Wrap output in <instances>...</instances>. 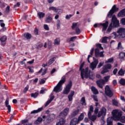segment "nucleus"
<instances>
[{"instance_id": "obj_1", "label": "nucleus", "mask_w": 125, "mask_h": 125, "mask_svg": "<svg viewBox=\"0 0 125 125\" xmlns=\"http://www.w3.org/2000/svg\"><path fill=\"white\" fill-rule=\"evenodd\" d=\"M83 63H82L80 67V71L81 72V78L83 80L84 77L85 78H87L89 77V79L91 80H93L94 79V75L92 74V72L90 70H88V68H86L85 70L83 68Z\"/></svg>"}, {"instance_id": "obj_2", "label": "nucleus", "mask_w": 125, "mask_h": 125, "mask_svg": "<svg viewBox=\"0 0 125 125\" xmlns=\"http://www.w3.org/2000/svg\"><path fill=\"white\" fill-rule=\"evenodd\" d=\"M111 22L107 29L108 33H110L112 31V25L113 27H119L120 26V21L116 18V16L115 15L112 17Z\"/></svg>"}, {"instance_id": "obj_3", "label": "nucleus", "mask_w": 125, "mask_h": 125, "mask_svg": "<svg viewBox=\"0 0 125 125\" xmlns=\"http://www.w3.org/2000/svg\"><path fill=\"white\" fill-rule=\"evenodd\" d=\"M94 113L95 115L98 114V118L105 117V116H106V113H107V109H106L105 107H103L101 108L100 111H99V108H98V107H96L94 110Z\"/></svg>"}, {"instance_id": "obj_4", "label": "nucleus", "mask_w": 125, "mask_h": 125, "mask_svg": "<svg viewBox=\"0 0 125 125\" xmlns=\"http://www.w3.org/2000/svg\"><path fill=\"white\" fill-rule=\"evenodd\" d=\"M65 82H66V78L65 76H63L57 85L54 88L53 91L57 93L60 92V91L63 89V87H62V85L65 83Z\"/></svg>"}, {"instance_id": "obj_5", "label": "nucleus", "mask_w": 125, "mask_h": 125, "mask_svg": "<svg viewBox=\"0 0 125 125\" xmlns=\"http://www.w3.org/2000/svg\"><path fill=\"white\" fill-rule=\"evenodd\" d=\"M112 117L115 121H120L123 116V112L119 109H114L112 111Z\"/></svg>"}, {"instance_id": "obj_6", "label": "nucleus", "mask_w": 125, "mask_h": 125, "mask_svg": "<svg viewBox=\"0 0 125 125\" xmlns=\"http://www.w3.org/2000/svg\"><path fill=\"white\" fill-rule=\"evenodd\" d=\"M93 110H94L93 106L90 105L87 114L88 119H89V120H91V121H92V122H94L97 118L96 115H94L91 116L92 113H93Z\"/></svg>"}, {"instance_id": "obj_7", "label": "nucleus", "mask_w": 125, "mask_h": 125, "mask_svg": "<svg viewBox=\"0 0 125 125\" xmlns=\"http://www.w3.org/2000/svg\"><path fill=\"white\" fill-rule=\"evenodd\" d=\"M71 88H72V81H70L65 87L64 88L62 92L63 94H65L66 95L69 94V93L71 91Z\"/></svg>"}, {"instance_id": "obj_8", "label": "nucleus", "mask_w": 125, "mask_h": 125, "mask_svg": "<svg viewBox=\"0 0 125 125\" xmlns=\"http://www.w3.org/2000/svg\"><path fill=\"white\" fill-rule=\"evenodd\" d=\"M69 111L70 109L68 107L65 108L62 112H61L59 115V118L63 119L64 120L65 117L68 116L69 114Z\"/></svg>"}, {"instance_id": "obj_9", "label": "nucleus", "mask_w": 125, "mask_h": 125, "mask_svg": "<svg viewBox=\"0 0 125 125\" xmlns=\"http://www.w3.org/2000/svg\"><path fill=\"white\" fill-rule=\"evenodd\" d=\"M109 22L108 21H105V23H96L94 25V27L95 28H97V27H99V26L101 25L103 26V31H106L107 30V28L108 27V25Z\"/></svg>"}, {"instance_id": "obj_10", "label": "nucleus", "mask_w": 125, "mask_h": 125, "mask_svg": "<svg viewBox=\"0 0 125 125\" xmlns=\"http://www.w3.org/2000/svg\"><path fill=\"white\" fill-rule=\"evenodd\" d=\"M112 68V65L111 64H107L104 65L103 67V70L101 71V74L104 75L105 73L109 72V70H110Z\"/></svg>"}, {"instance_id": "obj_11", "label": "nucleus", "mask_w": 125, "mask_h": 125, "mask_svg": "<svg viewBox=\"0 0 125 125\" xmlns=\"http://www.w3.org/2000/svg\"><path fill=\"white\" fill-rule=\"evenodd\" d=\"M118 9L119 8L117 7L116 5H114L112 9L109 11V12L107 14V17L111 18L112 15H113V14H114L115 12H116V11H118Z\"/></svg>"}, {"instance_id": "obj_12", "label": "nucleus", "mask_w": 125, "mask_h": 125, "mask_svg": "<svg viewBox=\"0 0 125 125\" xmlns=\"http://www.w3.org/2000/svg\"><path fill=\"white\" fill-rule=\"evenodd\" d=\"M105 93L108 97H112V96H113V92H112V90L110 89V86L108 85L105 86Z\"/></svg>"}, {"instance_id": "obj_13", "label": "nucleus", "mask_w": 125, "mask_h": 125, "mask_svg": "<svg viewBox=\"0 0 125 125\" xmlns=\"http://www.w3.org/2000/svg\"><path fill=\"white\" fill-rule=\"evenodd\" d=\"M94 62H93L90 65V68L93 71L96 68V66H97V64H98V60H95L94 58H93Z\"/></svg>"}, {"instance_id": "obj_14", "label": "nucleus", "mask_w": 125, "mask_h": 125, "mask_svg": "<svg viewBox=\"0 0 125 125\" xmlns=\"http://www.w3.org/2000/svg\"><path fill=\"white\" fill-rule=\"evenodd\" d=\"M95 55L96 57H104L103 52H100L99 49L96 48L95 50Z\"/></svg>"}, {"instance_id": "obj_15", "label": "nucleus", "mask_w": 125, "mask_h": 125, "mask_svg": "<svg viewBox=\"0 0 125 125\" xmlns=\"http://www.w3.org/2000/svg\"><path fill=\"white\" fill-rule=\"evenodd\" d=\"M118 34H119V36L122 37V38H125V29L123 28H120L119 29L118 31H117Z\"/></svg>"}, {"instance_id": "obj_16", "label": "nucleus", "mask_w": 125, "mask_h": 125, "mask_svg": "<svg viewBox=\"0 0 125 125\" xmlns=\"http://www.w3.org/2000/svg\"><path fill=\"white\" fill-rule=\"evenodd\" d=\"M97 84L100 88H103V85L105 84V81L103 79L99 80L96 82Z\"/></svg>"}, {"instance_id": "obj_17", "label": "nucleus", "mask_w": 125, "mask_h": 125, "mask_svg": "<svg viewBox=\"0 0 125 125\" xmlns=\"http://www.w3.org/2000/svg\"><path fill=\"white\" fill-rule=\"evenodd\" d=\"M46 118L47 119V123H50L51 121L55 119V115L54 114H51Z\"/></svg>"}, {"instance_id": "obj_18", "label": "nucleus", "mask_w": 125, "mask_h": 125, "mask_svg": "<svg viewBox=\"0 0 125 125\" xmlns=\"http://www.w3.org/2000/svg\"><path fill=\"white\" fill-rule=\"evenodd\" d=\"M46 23H50L52 21V18L50 17V14H48L46 15V18L45 20Z\"/></svg>"}, {"instance_id": "obj_19", "label": "nucleus", "mask_w": 125, "mask_h": 125, "mask_svg": "<svg viewBox=\"0 0 125 125\" xmlns=\"http://www.w3.org/2000/svg\"><path fill=\"white\" fill-rule=\"evenodd\" d=\"M55 60H56V58L55 57L52 58L48 61L47 63H46V65H47V66H50V65H51Z\"/></svg>"}, {"instance_id": "obj_20", "label": "nucleus", "mask_w": 125, "mask_h": 125, "mask_svg": "<svg viewBox=\"0 0 125 125\" xmlns=\"http://www.w3.org/2000/svg\"><path fill=\"white\" fill-rule=\"evenodd\" d=\"M43 110V107H42L39 108L37 110H34L31 112V114H38V113H40V112H42Z\"/></svg>"}, {"instance_id": "obj_21", "label": "nucleus", "mask_w": 125, "mask_h": 125, "mask_svg": "<svg viewBox=\"0 0 125 125\" xmlns=\"http://www.w3.org/2000/svg\"><path fill=\"white\" fill-rule=\"evenodd\" d=\"M74 94H75V92L74 91H71L70 92V93L68 96L69 101H72V100H73V96H74Z\"/></svg>"}, {"instance_id": "obj_22", "label": "nucleus", "mask_w": 125, "mask_h": 125, "mask_svg": "<svg viewBox=\"0 0 125 125\" xmlns=\"http://www.w3.org/2000/svg\"><path fill=\"white\" fill-rule=\"evenodd\" d=\"M84 117V115H83V113H82L80 116L78 117V119L77 118V122L76 123L78 124L79 123H80V122H81V121H83V118Z\"/></svg>"}, {"instance_id": "obj_23", "label": "nucleus", "mask_w": 125, "mask_h": 125, "mask_svg": "<svg viewBox=\"0 0 125 125\" xmlns=\"http://www.w3.org/2000/svg\"><path fill=\"white\" fill-rule=\"evenodd\" d=\"M79 113H80V110L77 109H74L73 110V112L71 114L72 117H75V116H77V115H79Z\"/></svg>"}, {"instance_id": "obj_24", "label": "nucleus", "mask_w": 125, "mask_h": 125, "mask_svg": "<svg viewBox=\"0 0 125 125\" xmlns=\"http://www.w3.org/2000/svg\"><path fill=\"white\" fill-rule=\"evenodd\" d=\"M91 89L94 94H98V90L94 86H91Z\"/></svg>"}, {"instance_id": "obj_25", "label": "nucleus", "mask_w": 125, "mask_h": 125, "mask_svg": "<svg viewBox=\"0 0 125 125\" xmlns=\"http://www.w3.org/2000/svg\"><path fill=\"white\" fill-rule=\"evenodd\" d=\"M5 104L8 109V113H10L11 111V106L8 104V101H5Z\"/></svg>"}, {"instance_id": "obj_26", "label": "nucleus", "mask_w": 125, "mask_h": 125, "mask_svg": "<svg viewBox=\"0 0 125 125\" xmlns=\"http://www.w3.org/2000/svg\"><path fill=\"white\" fill-rule=\"evenodd\" d=\"M49 10L50 11H51V10H53V11H54L55 12H58L59 9L54 6H51L49 8Z\"/></svg>"}, {"instance_id": "obj_27", "label": "nucleus", "mask_w": 125, "mask_h": 125, "mask_svg": "<svg viewBox=\"0 0 125 125\" xmlns=\"http://www.w3.org/2000/svg\"><path fill=\"white\" fill-rule=\"evenodd\" d=\"M77 118H75L70 121V125H76L77 124Z\"/></svg>"}, {"instance_id": "obj_28", "label": "nucleus", "mask_w": 125, "mask_h": 125, "mask_svg": "<svg viewBox=\"0 0 125 125\" xmlns=\"http://www.w3.org/2000/svg\"><path fill=\"white\" fill-rule=\"evenodd\" d=\"M45 15V14H44V13H42V12H39L38 13V16H39L40 19L43 18Z\"/></svg>"}, {"instance_id": "obj_29", "label": "nucleus", "mask_w": 125, "mask_h": 125, "mask_svg": "<svg viewBox=\"0 0 125 125\" xmlns=\"http://www.w3.org/2000/svg\"><path fill=\"white\" fill-rule=\"evenodd\" d=\"M64 124H65V119L61 118L59 122L56 124V125H64Z\"/></svg>"}, {"instance_id": "obj_30", "label": "nucleus", "mask_w": 125, "mask_h": 125, "mask_svg": "<svg viewBox=\"0 0 125 125\" xmlns=\"http://www.w3.org/2000/svg\"><path fill=\"white\" fill-rule=\"evenodd\" d=\"M42 122V118L41 117H39L37 120L35 122V124L36 125H39V124H41Z\"/></svg>"}, {"instance_id": "obj_31", "label": "nucleus", "mask_w": 125, "mask_h": 125, "mask_svg": "<svg viewBox=\"0 0 125 125\" xmlns=\"http://www.w3.org/2000/svg\"><path fill=\"white\" fill-rule=\"evenodd\" d=\"M117 49H118V50H123V49H124V47H123V46L122 45V43L121 42H119L118 43Z\"/></svg>"}, {"instance_id": "obj_32", "label": "nucleus", "mask_w": 125, "mask_h": 125, "mask_svg": "<svg viewBox=\"0 0 125 125\" xmlns=\"http://www.w3.org/2000/svg\"><path fill=\"white\" fill-rule=\"evenodd\" d=\"M24 37L26 40H30L32 38V35L30 33H26L24 35Z\"/></svg>"}, {"instance_id": "obj_33", "label": "nucleus", "mask_w": 125, "mask_h": 125, "mask_svg": "<svg viewBox=\"0 0 125 125\" xmlns=\"http://www.w3.org/2000/svg\"><path fill=\"white\" fill-rule=\"evenodd\" d=\"M114 62V58H111L110 59H108L107 60L105 61V63H113Z\"/></svg>"}, {"instance_id": "obj_34", "label": "nucleus", "mask_w": 125, "mask_h": 125, "mask_svg": "<svg viewBox=\"0 0 125 125\" xmlns=\"http://www.w3.org/2000/svg\"><path fill=\"white\" fill-rule=\"evenodd\" d=\"M38 95H39V93L38 92L33 93L31 94V97H33V98H37Z\"/></svg>"}, {"instance_id": "obj_35", "label": "nucleus", "mask_w": 125, "mask_h": 125, "mask_svg": "<svg viewBox=\"0 0 125 125\" xmlns=\"http://www.w3.org/2000/svg\"><path fill=\"white\" fill-rule=\"evenodd\" d=\"M112 103L114 106H116V107H119V102L117 101L116 100H112Z\"/></svg>"}, {"instance_id": "obj_36", "label": "nucleus", "mask_w": 125, "mask_h": 125, "mask_svg": "<svg viewBox=\"0 0 125 125\" xmlns=\"http://www.w3.org/2000/svg\"><path fill=\"white\" fill-rule=\"evenodd\" d=\"M118 75H119V76H124L125 75V71H124V70H123V69H121L119 71Z\"/></svg>"}, {"instance_id": "obj_37", "label": "nucleus", "mask_w": 125, "mask_h": 125, "mask_svg": "<svg viewBox=\"0 0 125 125\" xmlns=\"http://www.w3.org/2000/svg\"><path fill=\"white\" fill-rule=\"evenodd\" d=\"M107 125H113V122L111 120V118H108L107 120Z\"/></svg>"}, {"instance_id": "obj_38", "label": "nucleus", "mask_w": 125, "mask_h": 125, "mask_svg": "<svg viewBox=\"0 0 125 125\" xmlns=\"http://www.w3.org/2000/svg\"><path fill=\"white\" fill-rule=\"evenodd\" d=\"M81 103L82 105H84V106H85L86 105V103H85V99L84 97H83L81 99Z\"/></svg>"}, {"instance_id": "obj_39", "label": "nucleus", "mask_w": 125, "mask_h": 125, "mask_svg": "<svg viewBox=\"0 0 125 125\" xmlns=\"http://www.w3.org/2000/svg\"><path fill=\"white\" fill-rule=\"evenodd\" d=\"M47 80V78H44L41 80H40V84H42L45 83V81Z\"/></svg>"}, {"instance_id": "obj_40", "label": "nucleus", "mask_w": 125, "mask_h": 125, "mask_svg": "<svg viewBox=\"0 0 125 125\" xmlns=\"http://www.w3.org/2000/svg\"><path fill=\"white\" fill-rule=\"evenodd\" d=\"M119 83H120V84H122V85H125V79L122 78L119 81Z\"/></svg>"}, {"instance_id": "obj_41", "label": "nucleus", "mask_w": 125, "mask_h": 125, "mask_svg": "<svg viewBox=\"0 0 125 125\" xmlns=\"http://www.w3.org/2000/svg\"><path fill=\"white\" fill-rule=\"evenodd\" d=\"M54 44L58 45L60 43V40L59 38H57L55 40Z\"/></svg>"}, {"instance_id": "obj_42", "label": "nucleus", "mask_w": 125, "mask_h": 125, "mask_svg": "<svg viewBox=\"0 0 125 125\" xmlns=\"http://www.w3.org/2000/svg\"><path fill=\"white\" fill-rule=\"evenodd\" d=\"M125 52H121L119 54V57H120V58H121V59H123L124 58V57H125Z\"/></svg>"}, {"instance_id": "obj_43", "label": "nucleus", "mask_w": 125, "mask_h": 125, "mask_svg": "<svg viewBox=\"0 0 125 125\" xmlns=\"http://www.w3.org/2000/svg\"><path fill=\"white\" fill-rule=\"evenodd\" d=\"M107 39H108V37H104L103 38L102 42L103 43H106L107 42Z\"/></svg>"}, {"instance_id": "obj_44", "label": "nucleus", "mask_w": 125, "mask_h": 125, "mask_svg": "<svg viewBox=\"0 0 125 125\" xmlns=\"http://www.w3.org/2000/svg\"><path fill=\"white\" fill-rule=\"evenodd\" d=\"M77 25H78V23H77V22H73L72 23V26H71L72 29H76V28H78L77 27Z\"/></svg>"}, {"instance_id": "obj_45", "label": "nucleus", "mask_w": 125, "mask_h": 125, "mask_svg": "<svg viewBox=\"0 0 125 125\" xmlns=\"http://www.w3.org/2000/svg\"><path fill=\"white\" fill-rule=\"evenodd\" d=\"M119 121H120L121 122V123H123L124 124H125V116H121Z\"/></svg>"}, {"instance_id": "obj_46", "label": "nucleus", "mask_w": 125, "mask_h": 125, "mask_svg": "<svg viewBox=\"0 0 125 125\" xmlns=\"http://www.w3.org/2000/svg\"><path fill=\"white\" fill-rule=\"evenodd\" d=\"M60 20H58L57 21V29H60Z\"/></svg>"}, {"instance_id": "obj_47", "label": "nucleus", "mask_w": 125, "mask_h": 125, "mask_svg": "<svg viewBox=\"0 0 125 125\" xmlns=\"http://www.w3.org/2000/svg\"><path fill=\"white\" fill-rule=\"evenodd\" d=\"M109 79H110V76L108 75L106 76L105 77H104V81L105 82V83H107V82H108V81H109Z\"/></svg>"}, {"instance_id": "obj_48", "label": "nucleus", "mask_w": 125, "mask_h": 125, "mask_svg": "<svg viewBox=\"0 0 125 125\" xmlns=\"http://www.w3.org/2000/svg\"><path fill=\"white\" fill-rule=\"evenodd\" d=\"M75 31L77 35H80L81 34V30H80V28H79V27H77L75 29Z\"/></svg>"}, {"instance_id": "obj_49", "label": "nucleus", "mask_w": 125, "mask_h": 125, "mask_svg": "<svg viewBox=\"0 0 125 125\" xmlns=\"http://www.w3.org/2000/svg\"><path fill=\"white\" fill-rule=\"evenodd\" d=\"M6 40H7L6 36H3L0 39V42H5Z\"/></svg>"}, {"instance_id": "obj_50", "label": "nucleus", "mask_w": 125, "mask_h": 125, "mask_svg": "<svg viewBox=\"0 0 125 125\" xmlns=\"http://www.w3.org/2000/svg\"><path fill=\"white\" fill-rule=\"evenodd\" d=\"M77 40V36L72 37L70 38L69 42H75Z\"/></svg>"}, {"instance_id": "obj_51", "label": "nucleus", "mask_w": 125, "mask_h": 125, "mask_svg": "<svg viewBox=\"0 0 125 125\" xmlns=\"http://www.w3.org/2000/svg\"><path fill=\"white\" fill-rule=\"evenodd\" d=\"M43 28L45 30H46V31H49V27L47 24H44Z\"/></svg>"}, {"instance_id": "obj_52", "label": "nucleus", "mask_w": 125, "mask_h": 125, "mask_svg": "<svg viewBox=\"0 0 125 125\" xmlns=\"http://www.w3.org/2000/svg\"><path fill=\"white\" fill-rule=\"evenodd\" d=\"M73 16H74V14L73 15L70 14L69 15H67L65 16V19H66L67 20H69V19H70L71 17H73Z\"/></svg>"}, {"instance_id": "obj_53", "label": "nucleus", "mask_w": 125, "mask_h": 125, "mask_svg": "<svg viewBox=\"0 0 125 125\" xmlns=\"http://www.w3.org/2000/svg\"><path fill=\"white\" fill-rule=\"evenodd\" d=\"M9 11H10V6H7L6 8L5 12L6 13H9Z\"/></svg>"}, {"instance_id": "obj_54", "label": "nucleus", "mask_w": 125, "mask_h": 125, "mask_svg": "<svg viewBox=\"0 0 125 125\" xmlns=\"http://www.w3.org/2000/svg\"><path fill=\"white\" fill-rule=\"evenodd\" d=\"M120 22L122 25H125V18H123L121 20Z\"/></svg>"}, {"instance_id": "obj_55", "label": "nucleus", "mask_w": 125, "mask_h": 125, "mask_svg": "<svg viewBox=\"0 0 125 125\" xmlns=\"http://www.w3.org/2000/svg\"><path fill=\"white\" fill-rule=\"evenodd\" d=\"M0 25L1 27H4L5 26V24L3 23V20H0Z\"/></svg>"}, {"instance_id": "obj_56", "label": "nucleus", "mask_w": 125, "mask_h": 125, "mask_svg": "<svg viewBox=\"0 0 125 125\" xmlns=\"http://www.w3.org/2000/svg\"><path fill=\"white\" fill-rule=\"evenodd\" d=\"M29 90V86H27L23 89V93H26L27 91Z\"/></svg>"}, {"instance_id": "obj_57", "label": "nucleus", "mask_w": 125, "mask_h": 125, "mask_svg": "<svg viewBox=\"0 0 125 125\" xmlns=\"http://www.w3.org/2000/svg\"><path fill=\"white\" fill-rule=\"evenodd\" d=\"M42 46H43V44L42 43H40L37 46V48H38V49H40V48H41V47H42Z\"/></svg>"}, {"instance_id": "obj_58", "label": "nucleus", "mask_w": 125, "mask_h": 125, "mask_svg": "<svg viewBox=\"0 0 125 125\" xmlns=\"http://www.w3.org/2000/svg\"><path fill=\"white\" fill-rule=\"evenodd\" d=\"M53 99H54V96L53 95V93H52L50 96V100L52 101Z\"/></svg>"}, {"instance_id": "obj_59", "label": "nucleus", "mask_w": 125, "mask_h": 125, "mask_svg": "<svg viewBox=\"0 0 125 125\" xmlns=\"http://www.w3.org/2000/svg\"><path fill=\"white\" fill-rule=\"evenodd\" d=\"M34 33L35 35H38L39 34V30L37 28H35L34 31Z\"/></svg>"}, {"instance_id": "obj_60", "label": "nucleus", "mask_w": 125, "mask_h": 125, "mask_svg": "<svg viewBox=\"0 0 125 125\" xmlns=\"http://www.w3.org/2000/svg\"><path fill=\"white\" fill-rule=\"evenodd\" d=\"M104 64V62H100L98 65V68H100L101 67H102Z\"/></svg>"}, {"instance_id": "obj_61", "label": "nucleus", "mask_w": 125, "mask_h": 125, "mask_svg": "<svg viewBox=\"0 0 125 125\" xmlns=\"http://www.w3.org/2000/svg\"><path fill=\"white\" fill-rule=\"evenodd\" d=\"M51 102V101L50 100H48L45 105V106L46 107V106H48L49 105V104Z\"/></svg>"}, {"instance_id": "obj_62", "label": "nucleus", "mask_w": 125, "mask_h": 125, "mask_svg": "<svg viewBox=\"0 0 125 125\" xmlns=\"http://www.w3.org/2000/svg\"><path fill=\"white\" fill-rule=\"evenodd\" d=\"M93 98L95 101H98V99L97 98V97L96 95L93 96Z\"/></svg>"}, {"instance_id": "obj_63", "label": "nucleus", "mask_w": 125, "mask_h": 125, "mask_svg": "<svg viewBox=\"0 0 125 125\" xmlns=\"http://www.w3.org/2000/svg\"><path fill=\"white\" fill-rule=\"evenodd\" d=\"M117 72H118V69L117 68L114 69L113 71L114 75H116V74H117Z\"/></svg>"}, {"instance_id": "obj_64", "label": "nucleus", "mask_w": 125, "mask_h": 125, "mask_svg": "<svg viewBox=\"0 0 125 125\" xmlns=\"http://www.w3.org/2000/svg\"><path fill=\"white\" fill-rule=\"evenodd\" d=\"M48 46L49 49L51 48V46H52L51 42L50 41L48 42Z\"/></svg>"}]
</instances>
